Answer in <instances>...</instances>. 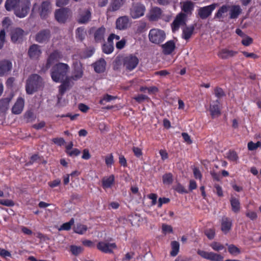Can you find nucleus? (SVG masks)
Instances as JSON below:
<instances>
[{"label":"nucleus","mask_w":261,"mask_h":261,"mask_svg":"<svg viewBox=\"0 0 261 261\" xmlns=\"http://www.w3.org/2000/svg\"><path fill=\"white\" fill-rule=\"evenodd\" d=\"M69 69V67L66 64H57L52 68L51 74L53 80L54 82H67Z\"/></svg>","instance_id":"f257e3e1"},{"label":"nucleus","mask_w":261,"mask_h":261,"mask_svg":"<svg viewBox=\"0 0 261 261\" xmlns=\"http://www.w3.org/2000/svg\"><path fill=\"white\" fill-rule=\"evenodd\" d=\"M148 38L151 43L160 44L165 39L166 33L162 30L152 29L149 31Z\"/></svg>","instance_id":"f03ea898"},{"label":"nucleus","mask_w":261,"mask_h":261,"mask_svg":"<svg viewBox=\"0 0 261 261\" xmlns=\"http://www.w3.org/2000/svg\"><path fill=\"white\" fill-rule=\"evenodd\" d=\"M71 11L68 8H62L56 10L55 17L59 23H64L71 16Z\"/></svg>","instance_id":"7ed1b4c3"},{"label":"nucleus","mask_w":261,"mask_h":261,"mask_svg":"<svg viewBox=\"0 0 261 261\" xmlns=\"http://www.w3.org/2000/svg\"><path fill=\"white\" fill-rule=\"evenodd\" d=\"M197 253L202 258L211 261H223V256L221 255L212 252H207L202 250H198Z\"/></svg>","instance_id":"20e7f679"},{"label":"nucleus","mask_w":261,"mask_h":261,"mask_svg":"<svg viewBox=\"0 0 261 261\" xmlns=\"http://www.w3.org/2000/svg\"><path fill=\"white\" fill-rule=\"evenodd\" d=\"M30 3L29 1H22L20 4L15 9V14L19 17H24L30 9Z\"/></svg>","instance_id":"39448f33"},{"label":"nucleus","mask_w":261,"mask_h":261,"mask_svg":"<svg viewBox=\"0 0 261 261\" xmlns=\"http://www.w3.org/2000/svg\"><path fill=\"white\" fill-rule=\"evenodd\" d=\"M145 7L140 3L134 5L130 9V14L132 18L136 19L144 15Z\"/></svg>","instance_id":"423d86ee"},{"label":"nucleus","mask_w":261,"mask_h":261,"mask_svg":"<svg viewBox=\"0 0 261 261\" xmlns=\"http://www.w3.org/2000/svg\"><path fill=\"white\" fill-rule=\"evenodd\" d=\"M218 6L217 4L200 8L198 10V14L202 19H206L212 14L213 11Z\"/></svg>","instance_id":"0eeeda50"},{"label":"nucleus","mask_w":261,"mask_h":261,"mask_svg":"<svg viewBox=\"0 0 261 261\" xmlns=\"http://www.w3.org/2000/svg\"><path fill=\"white\" fill-rule=\"evenodd\" d=\"M187 19V15L185 13H180L178 14L175 17L174 20L171 24L172 30L173 32H175L178 30L179 27L186 24Z\"/></svg>","instance_id":"6e6552de"},{"label":"nucleus","mask_w":261,"mask_h":261,"mask_svg":"<svg viewBox=\"0 0 261 261\" xmlns=\"http://www.w3.org/2000/svg\"><path fill=\"white\" fill-rule=\"evenodd\" d=\"M139 62L138 59L133 55L125 57L123 59V65L127 70H132L135 68Z\"/></svg>","instance_id":"1a4fd4ad"},{"label":"nucleus","mask_w":261,"mask_h":261,"mask_svg":"<svg viewBox=\"0 0 261 261\" xmlns=\"http://www.w3.org/2000/svg\"><path fill=\"white\" fill-rule=\"evenodd\" d=\"M39 14L42 18H46L50 13L51 6L49 1H45L41 3L39 9Z\"/></svg>","instance_id":"9d476101"},{"label":"nucleus","mask_w":261,"mask_h":261,"mask_svg":"<svg viewBox=\"0 0 261 261\" xmlns=\"http://www.w3.org/2000/svg\"><path fill=\"white\" fill-rule=\"evenodd\" d=\"M50 37V32L48 29L40 31L35 36V40L39 43H46Z\"/></svg>","instance_id":"9b49d317"},{"label":"nucleus","mask_w":261,"mask_h":261,"mask_svg":"<svg viewBox=\"0 0 261 261\" xmlns=\"http://www.w3.org/2000/svg\"><path fill=\"white\" fill-rule=\"evenodd\" d=\"M97 248L105 253H111L113 252V249L116 248V245L115 243L100 242L97 245Z\"/></svg>","instance_id":"f8f14e48"},{"label":"nucleus","mask_w":261,"mask_h":261,"mask_svg":"<svg viewBox=\"0 0 261 261\" xmlns=\"http://www.w3.org/2000/svg\"><path fill=\"white\" fill-rule=\"evenodd\" d=\"M162 13V11L161 9L158 7H155L150 10L147 17L150 21H157L161 18Z\"/></svg>","instance_id":"ddd939ff"},{"label":"nucleus","mask_w":261,"mask_h":261,"mask_svg":"<svg viewBox=\"0 0 261 261\" xmlns=\"http://www.w3.org/2000/svg\"><path fill=\"white\" fill-rule=\"evenodd\" d=\"M24 107V99L21 97H19L12 108V113L15 115H18L22 112Z\"/></svg>","instance_id":"4468645a"},{"label":"nucleus","mask_w":261,"mask_h":261,"mask_svg":"<svg viewBox=\"0 0 261 261\" xmlns=\"http://www.w3.org/2000/svg\"><path fill=\"white\" fill-rule=\"evenodd\" d=\"M129 24V19L126 16L119 17L116 21V28L120 30L126 29Z\"/></svg>","instance_id":"2eb2a0df"},{"label":"nucleus","mask_w":261,"mask_h":261,"mask_svg":"<svg viewBox=\"0 0 261 261\" xmlns=\"http://www.w3.org/2000/svg\"><path fill=\"white\" fill-rule=\"evenodd\" d=\"M12 63L7 60H3L0 61V76L7 75L11 70Z\"/></svg>","instance_id":"dca6fc26"},{"label":"nucleus","mask_w":261,"mask_h":261,"mask_svg":"<svg viewBox=\"0 0 261 261\" xmlns=\"http://www.w3.org/2000/svg\"><path fill=\"white\" fill-rule=\"evenodd\" d=\"M232 227V221L229 218L224 216L221 219V230L225 234L230 230Z\"/></svg>","instance_id":"f3484780"},{"label":"nucleus","mask_w":261,"mask_h":261,"mask_svg":"<svg viewBox=\"0 0 261 261\" xmlns=\"http://www.w3.org/2000/svg\"><path fill=\"white\" fill-rule=\"evenodd\" d=\"M91 14L89 10H80L77 22L80 23H86L90 19Z\"/></svg>","instance_id":"a211bd4d"},{"label":"nucleus","mask_w":261,"mask_h":261,"mask_svg":"<svg viewBox=\"0 0 261 261\" xmlns=\"http://www.w3.org/2000/svg\"><path fill=\"white\" fill-rule=\"evenodd\" d=\"M14 94L13 92L10 93L8 96L3 98L0 100V112H5L9 109V103L13 99Z\"/></svg>","instance_id":"6ab92c4d"},{"label":"nucleus","mask_w":261,"mask_h":261,"mask_svg":"<svg viewBox=\"0 0 261 261\" xmlns=\"http://www.w3.org/2000/svg\"><path fill=\"white\" fill-rule=\"evenodd\" d=\"M24 35L25 32L21 29L18 28L13 29L11 33V40L13 42H16L22 40Z\"/></svg>","instance_id":"aec40b11"},{"label":"nucleus","mask_w":261,"mask_h":261,"mask_svg":"<svg viewBox=\"0 0 261 261\" xmlns=\"http://www.w3.org/2000/svg\"><path fill=\"white\" fill-rule=\"evenodd\" d=\"M162 53L165 55H169L172 53L175 49V43L172 40H170L166 43L162 44Z\"/></svg>","instance_id":"412c9836"},{"label":"nucleus","mask_w":261,"mask_h":261,"mask_svg":"<svg viewBox=\"0 0 261 261\" xmlns=\"http://www.w3.org/2000/svg\"><path fill=\"white\" fill-rule=\"evenodd\" d=\"M115 176L113 174H111L108 176H105L101 179V186L103 189L111 188L114 184Z\"/></svg>","instance_id":"4be33fe9"},{"label":"nucleus","mask_w":261,"mask_h":261,"mask_svg":"<svg viewBox=\"0 0 261 261\" xmlns=\"http://www.w3.org/2000/svg\"><path fill=\"white\" fill-rule=\"evenodd\" d=\"M61 58V56L60 53L58 51H55L52 53L49 56L47 62L46 64L45 68L44 69V71L47 70L51 66V65L55 62L57 61L60 58Z\"/></svg>","instance_id":"5701e85b"},{"label":"nucleus","mask_w":261,"mask_h":261,"mask_svg":"<svg viewBox=\"0 0 261 261\" xmlns=\"http://www.w3.org/2000/svg\"><path fill=\"white\" fill-rule=\"evenodd\" d=\"M237 53V51L223 48L218 53V56L222 59H227L234 56Z\"/></svg>","instance_id":"b1692460"},{"label":"nucleus","mask_w":261,"mask_h":261,"mask_svg":"<svg viewBox=\"0 0 261 261\" xmlns=\"http://www.w3.org/2000/svg\"><path fill=\"white\" fill-rule=\"evenodd\" d=\"M83 76V70L80 66L75 67L71 76H68L67 82L80 80Z\"/></svg>","instance_id":"393cba45"},{"label":"nucleus","mask_w":261,"mask_h":261,"mask_svg":"<svg viewBox=\"0 0 261 261\" xmlns=\"http://www.w3.org/2000/svg\"><path fill=\"white\" fill-rule=\"evenodd\" d=\"M106 29L101 27L96 30L94 33V40L97 42H102L104 41V36Z\"/></svg>","instance_id":"a878e982"},{"label":"nucleus","mask_w":261,"mask_h":261,"mask_svg":"<svg viewBox=\"0 0 261 261\" xmlns=\"http://www.w3.org/2000/svg\"><path fill=\"white\" fill-rule=\"evenodd\" d=\"M28 54L31 58H37L41 54L39 45L37 44L31 45L29 49Z\"/></svg>","instance_id":"bb28decb"},{"label":"nucleus","mask_w":261,"mask_h":261,"mask_svg":"<svg viewBox=\"0 0 261 261\" xmlns=\"http://www.w3.org/2000/svg\"><path fill=\"white\" fill-rule=\"evenodd\" d=\"M106 62L105 60L102 58L93 65L95 71L98 73L103 72L106 69Z\"/></svg>","instance_id":"cd10ccee"},{"label":"nucleus","mask_w":261,"mask_h":261,"mask_svg":"<svg viewBox=\"0 0 261 261\" xmlns=\"http://www.w3.org/2000/svg\"><path fill=\"white\" fill-rule=\"evenodd\" d=\"M69 83H62V84L59 86V94L57 96V105H60L63 95L65 93L66 90L69 89Z\"/></svg>","instance_id":"c85d7f7f"},{"label":"nucleus","mask_w":261,"mask_h":261,"mask_svg":"<svg viewBox=\"0 0 261 261\" xmlns=\"http://www.w3.org/2000/svg\"><path fill=\"white\" fill-rule=\"evenodd\" d=\"M20 0H7L5 4V8L7 10L11 11L15 9L20 4Z\"/></svg>","instance_id":"c756f323"},{"label":"nucleus","mask_w":261,"mask_h":261,"mask_svg":"<svg viewBox=\"0 0 261 261\" xmlns=\"http://www.w3.org/2000/svg\"><path fill=\"white\" fill-rule=\"evenodd\" d=\"M230 18L234 19L238 17L241 13V9L239 6L234 5L230 6Z\"/></svg>","instance_id":"7c9ffc66"},{"label":"nucleus","mask_w":261,"mask_h":261,"mask_svg":"<svg viewBox=\"0 0 261 261\" xmlns=\"http://www.w3.org/2000/svg\"><path fill=\"white\" fill-rule=\"evenodd\" d=\"M230 203L231 207H232V211L235 213H238L240 210V203L239 200L236 197H231L230 199Z\"/></svg>","instance_id":"2f4dec72"},{"label":"nucleus","mask_w":261,"mask_h":261,"mask_svg":"<svg viewBox=\"0 0 261 261\" xmlns=\"http://www.w3.org/2000/svg\"><path fill=\"white\" fill-rule=\"evenodd\" d=\"M230 8V6L229 5H223L219 8L218 12L215 14V18L220 19L223 18L224 14L227 12Z\"/></svg>","instance_id":"473e14b6"},{"label":"nucleus","mask_w":261,"mask_h":261,"mask_svg":"<svg viewBox=\"0 0 261 261\" xmlns=\"http://www.w3.org/2000/svg\"><path fill=\"white\" fill-rule=\"evenodd\" d=\"M38 83H27L25 91L28 94H32L37 91Z\"/></svg>","instance_id":"72a5a7b5"},{"label":"nucleus","mask_w":261,"mask_h":261,"mask_svg":"<svg viewBox=\"0 0 261 261\" xmlns=\"http://www.w3.org/2000/svg\"><path fill=\"white\" fill-rule=\"evenodd\" d=\"M210 112L212 118L217 117L220 115V108L218 103L211 105Z\"/></svg>","instance_id":"f704fd0d"},{"label":"nucleus","mask_w":261,"mask_h":261,"mask_svg":"<svg viewBox=\"0 0 261 261\" xmlns=\"http://www.w3.org/2000/svg\"><path fill=\"white\" fill-rule=\"evenodd\" d=\"M171 250L170 251V256H175L177 255L179 251V243L178 242L174 241L171 242Z\"/></svg>","instance_id":"c9c22d12"},{"label":"nucleus","mask_w":261,"mask_h":261,"mask_svg":"<svg viewBox=\"0 0 261 261\" xmlns=\"http://www.w3.org/2000/svg\"><path fill=\"white\" fill-rule=\"evenodd\" d=\"M125 0H112L111 4V10L115 11L119 10L124 4Z\"/></svg>","instance_id":"e433bc0d"},{"label":"nucleus","mask_w":261,"mask_h":261,"mask_svg":"<svg viewBox=\"0 0 261 261\" xmlns=\"http://www.w3.org/2000/svg\"><path fill=\"white\" fill-rule=\"evenodd\" d=\"M87 229V226L81 223H77L76 225L73 226V231L79 234H84Z\"/></svg>","instance_id":"4c0bfd02"},{"label":"nucleus","mask_w":261,"mask_h":261,"mask_svg":"<svg viewBox=\"0 0 261 261\" xmlns=\"http://www.w3.org/2000/svg\"><path fill=\"white\" fill-rule=\"evenodd\" d=\"M194 30L193 26L185 27L183 30L182 37L186 40H188L192 36Z\"/></svg>","instance_id":"58836bf2"},{"label":"nucleus","mask_w":261,"mask_h":261,"mask_svg":"<svg viewBox=\"0 0 261 261\" xmlns=\"http://www.w3.org/2000/svg\"><path fill=\"white\" fill-rule=\"evenodd\" d=\"M70 251L72 254L74 256H77L82 253L83 251V248L81 246H77L75 245H71L69 247Z\"/></svg>","instance_id":"ea45409f"},{"label":"nucleus","mask_w":261,"mask_h":261,"mask_svg":"<svg viewBox=\"0 0 261 261\" xmlns=\"http://www.w3.org/2000/svg\"><path fill=\"white\" fill-rule=\"evenodd\" d=\"M173 181V174L166 173L163 176V182L164 185H170Z\"/></svg>","instance_id":"a19ab883"},{"label":"nucleus","mask_w":261,"mask_h":261,"mask_svg":"<svg viewBox=\"0 0 261 261\" xmlns=\"http://www.w3.org/2000/svg\"><path fill=\"white\" fill-rule=\"evenodd\" d=\"M133 99L139 103H141L145 101L149 102L150 100V98L148 96L142 94H139L134 97Z\"/></svg>","instance_id":"79ce46f5"},{"label":"nucleus","mask_w":261,"mask_h":261,"mask_svg":"<svg viewBox=\"0 0 261 261\" xmlns=\"http://www.w3.org/2000/svg\"><path fill=\"white\" fill-rule=\"evenodd\" d=\"M24 118L25 119V121L28 123L34 121L36 118V116L33 111L31 110L25 112Z\"/></svg>","instance_id":"37998d69"},{"label":"nucleus","mask_w":261,"mask_h":261,"mask_svg":"<svg viewBox=\"0 0 261 261\" xmlns=\"http://www.w3.org/2000/svg\"><path fill=\"white\" fill-rule=\"evenodd\" d=\"M194 7L193 3L191 1H188L184 3L182 10L186 13H190Z\"/></svg>","instance_id":"c03bdc74"},{"label":"nucleus","mask_w":261,"mask_h":261,"mask_svg":"<svg viewBox=\"0 0 261 261\" xmlns=\"http://www.w3.org/2000/svg\"><path fill=\"white\" fill-rule=\"evenodd\" d=\"M117 98V97L108 94H105L102 98L100 99L99 103L101 105H104L105 102H109L111 100H114Z\"/></svg>","instance_id":"a18cd8bd"},{"label":"nucleus","mask_w":261,"mask_h":261,"mask_svg":"<svg viewBox=\"0 0 261 261\" xmlns=\"http://www.w3.org/2000/svg\"><path fill=\"white\" fill-rule=\"evenodd\" d=\"M74 224V219H70L69 221L63 223L60 226V229L64 230H69L71 228L72 225Z\"/></svg>","instance_id":"49530a36"},{"label":"nucleus","mask_w":261,"mask_h":261,"mask_svg":"<svg viewBox=\"0 0 261 261\" xmlns=\"http://www.w3.org/2000/svg\"><path fill=\"white\" fill-rule=\"evenodd\" d=\"M227 158L228 160L233 162L237 161L238 159L237 152L233 150H229V151L228 152Z\"/></svg>","instance_id":"de8ad7c7"},{"label":"nucleus","mask_w":261,"mask_h":261,"mask_svg":"<svg viewBox=\"0 0 261 261\" xmlns=\"http://www.w3.org/2000/svg\"><path fill=\"white\" fill-rule=\"evenodd\" d=\"M210 246L214 250L219 251L220 250H223L224 248L223 245L221 244L218 242H213L211 244Z\"/></svg>","instance_id":"09e8293b"},{"label":"nucleus","mask_w":261,"mask_h":261,"mask_svg":"<svg viewBox=\"0 0 261 261\" xmlns=\"http://www.w3.org/2000/svg\"><path fill=\"white\" fill-rule=\"evenodd\" d=\"M105 164L108 167H111L114 164V157L112 153L105 156Z\"/></svg>","instance_id":"8fccbe9b"},{"label":"nucleus","mask_w":261,"mask_h":261,"mask_svg":"<svg viewBox=\"0 0 261 261\" xmlns=\"http://www.w3.org/2000/svg\"><path fill=\"white\" fill-rule=\"evenodd\" d=\"M102 50L106 54H110L112 53L113 50V46L111 42H109L108 44H103L102 46Z\"/></svg>","instance_id":"3c124183"},{"label":"nucleus","mask_w":261,"mask_h":261,"mask_svg":"<svg viewBox=\"0 0 261 261\" xmlns=\"http://www.w3.org/2000/svg\"><path fill=\"white\" fill-rule=\"evenodd\" d=\"M228 251L231 254H236L240 252L239 248L234 245H230L228 247Z\"/></svg>","instance_id":"603ef678"},{"label":"nucleus","mask_w":261,"mask_h":261,"mask_svg":"<svg viewBox=\"0 0 261 261\" xmlns=\"http://www.w3.org/2000/svg\"><path fill=\"white\" fill-rule=\"evenodd\" d=\"M174 190L180 194L188 193V191L186 190L185 188L180 184H177L176 187H174Z\"/></svg>","instance_id":"864d4df0"},{"label":"nucleus","mask_w":261,"mask_h":261,"mask_svg":"<svg viewBox=\"0 0 261 261\" xmlns=\"http://www.w3.org/2000/svg\"><path fill=\"white\" fill-rule=\"evenodd\" d=\"M0 204L2 205H5L6 206H13L15 205V203L12 200L9 199H0Z\"/></svg>","instance_id":"5fc2aeb1"},{"label":"nucleus","mask_w":261,"mask_h":261,"mask_svg":"<svg viewBox=\"0 0 261 261\" xmlns=\"http://www.w3.org/2000/svg\"><path fill=\"white\" fill-rule=\"evenodd\" d=\"M170 202V199L167 197H160L158 199V207L161 208L163 204L168 203Z\"/></svg>","instance_id":"6e6d98bb"},{"label":"nucleus","mask_w":261,"mask_h":261,"mask_svg":"<svg viewBox=\"0 0 261 261\" xmlns=\"http://www.w3.org/2000/svg\"><path fill=\"white\" fill-rule=\"evenodd\" d=\"M162 230H163V232L164 234L173 232V228L170 225L166 224H163V225H162Z\"/></svg>","instance_id":"4d7b16f0"},{"label":"nucleus","mask_w":261,"mask_h":261,"mask_svg":"<svg viewBox=\"0 0 261 261\" xmlns=\"http://www.w3.org/2000/svg\"><path fill=\"white\" fill-rule=\"evenodd\" d=\"M85 35L86 32L84 31V29L79 28L76 30V35L81 40L84 39Z\"/></svg>","instance_id":"13d9d810"},{"label":"nucleus","mask_w":261,"mask_h":261,"mask_svg":"<svg viewBox=\"0 0 261 261\" xmlns=\"http://www.w3.org/2000/svg\"><path fill=\"white\" fill-rule=\"evenodd\" d=\"M79 115L78 114H75L74 115H72L70 113H67L66 115H57V117H69L71 121L75 120L77 117H78Z\"/></svg>","instance_id":"bf43d9fd"},{"label":"nucleus","mask_w":261,"mask_h":261,"mask_svg":"<svg viewBox=\"0 0 261 261\" xmlns=\"http://www.w3.org/2000/svg\"><path fill=\"white\" fill-rule=\"evenodd\" d=\"M66 152L70 156H79L80 154V150L77 148H73L72 150L66 151Z\"/></svg>","instance_id":"052dcab7"},{"label":"nucleus","mask_w":261,"mask_h":261,"mask_svg":"<svg viewBox=\"0 0 261 261\" xmlns=\"http://www.w3.org/2000/svg\"><path fill=\"white\" fill-rule=\"evenodd\" d=\"M246 216L251 220H254L257 218V215L254 211H248L246 213Z\"/></svg>","instance_id":"680f3d73"},{"label":"nucleus","mask_w":261,"mask_h":261,"mask_svg":"<svg viewBox=\"0 0 261 261\" xmlns=\"http://www.w3.org/2000/svg\"><path fill=\"white\" fill-rule=\"evenodd\" d=\"M53 142L60 146L63 145L65 143V141L63 138H54L53 139Z\"/></svg>","instance_id":"e2e57ef3"},{"label":"nucleus","mask_w":261,"mask_h":261,"mask_svg":"<svg viewBox=\"0 0 261 261\" xmlns=\"http://www.w3.org/2000/svg\"><path fill=\"white\" fill-rule=\"evenodd\" d=\"M135 255L134 252H129L125 254V256L122 258V261H130Z\"/></svg>","instance_id":"0e129e2a"},{"label":"nucleus","mask_w":261,"mask_h":261,"mask_svg":"<svg viewBox=\"0 0 261 261\" xmlns=\"http://www.w3.org/2000/svg\"><path fill=\"white\" fill-rule=\"evenodd\" d=\"M132 150L137 158H139L142 155V150L138 147H133Z\"/></svg>","instance_id":"69168bd1"},{"label":"nucleus","mask_w":261,"mask_h":261,"mask_svg":"<svg viewBox=\"0 0 261 261\" xmlns=\"http://www.w3.org/2000/svg\"><path fill=\"white\" fill-rule=\"evenodd\" d=\"M253 42V39L249 37V36H246L242 40V43L244 46H249L250 44H251Z\"/></svg>","instance_id":"338daca9"},{"label":"nucleus","mask_w":261,"mask_h":261,"mask_svg":"<svg viewBox=\"0 0 261 261\" xmlns=\"http://www.w3.org/2000/svg\"><path fill=\"white\" fill-rule=\"evenodd\" d=\"M41 80L40 76L37 74H34L29 77L28 80V82H39Z\"/></svg>","instance_id":"774afa93"}]
</instances>
